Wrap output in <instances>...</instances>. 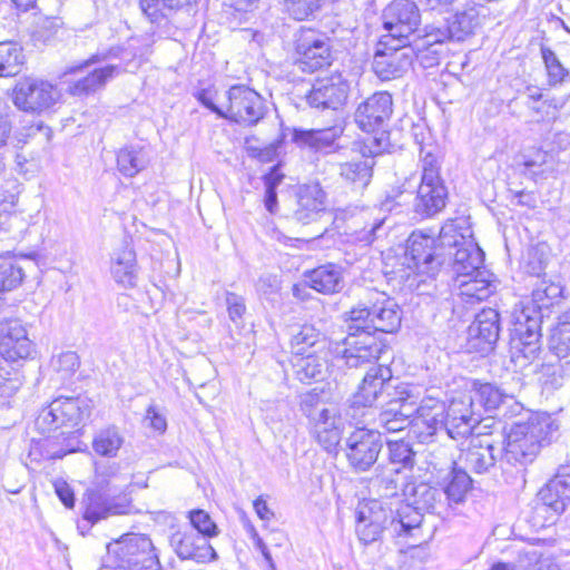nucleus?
<instances>
[{"label": "nucleus", "instance_id": "nucleus-55", "mask_svg": "<svg viewBox=\"0 0 570 570\" xmlns=\"http://www.w3.org/2000/svg\"><path fill=\"white\" fill-rule=\"evenodd\" d=\"M384 219H375L371 224L360 227L357 222L354 220V227L351 233L347 234L348 242L360 244L362 246L372 244L379 237V232L382 229Z\"/></svg>", "mask_w": 570, "mask_h": 570}, {"label": "nucleus", "instance_id": "nucleus-1", "mask_svg": "<svg viewBox=\"0 0 570 570\" xmlns=\"http://www.w3.org/2000/svg\"><path fill=\"white\" fill-rule=\"evenodd\" d=\"M460 229L461 222L450 219L441 227L438 239L423 232H413L410 235L404 255V264L409 272L402 275L409 287L420 289L422 284L434 279L443 264L445 249L460 246L461 238L472 239L460 233Z\"/></svg>", "mask_w": 570, "mask_h": 570}, {"label": "nucleus", "instance_id": "nucleus-60", "mask_svg": "<svg viewBox=\"0 0 570 570\" xmlns=\"http://www.w3.org/2000/svg\"><path fill=\"white\" fill-rule=\"evenodd\" d=\"M61 27V21L55 17L39 18L36 23L33 36L37 40L47 42L49 41Z\"/></svg>", "mask_w": 570, "mask_h": 570}, {"label": "nucleus", "instance_id": "nucleus-17", "mask_svg": "<svg viewBox=\"0 0 570 570\" xmlns=\"http://www.w3.org/2000/svg\"><path fill=\"white\" fill-rule=\"evenodd\" d=\"M481 414L475 409L472 395H460L451 400L446 409L445 434L453 439L469 436L480 423Z\"/></svg>", "mask_w": 570, "mask_h": 570}, {"label": "nucleus", "instance_id": "nucleus-40", "mask_svg": "<svg viewBox=\"0 0 570 570\" xmlns=\"http://www.w3.org/2000/svg\"><path fill=\"white\" fill-rule=\"evenodd\" d=\"M150 161L145 147L126 146L117 154V168L125 177H134L144 170Z\"/></svg>", "mask_w": 570, "mask_h": 570}, {"label": "nucleus", "instance_id": "nucleus-4", "mask_svg": "<svg viewBox=\"0 0 570 570\" xmlns=\"http://www.w3.org/2000/svg\"><path fill=\"white\" fill-rule=\"evenodd\" d=\"M402 312L394 298L385 293L373 292L365 302H360L348 312V330H368L376 335L394 333L401 325Z\"/></svg>", "mask_w": 570, "mask_h": 570}, {"label": "nucleus", "instance_id": "nucleus-30", "mask_svg": "<svg viewBox=\"0 0 570 570\" xmlns=\"http://www.w3.org/2000/svg\"><path fill=\"white\" fill-rule=\"evenodd\" d=\"M317 442L327 452L336 450L341 442L342 424L338 411L335 406L330 407L311 423Z\"/></svg>", "mask_w": 570, "mask_h": 570}, {"label": "nucleus", "instance_id": "nucleus-33", "mask_svg": "<svg viewBox=\"0 0 570 570\" xmlns=\"http://www.w3.org/2000/svg\"><path fill=\"white\" fill-rule=\"evenodd\" d=\"M343 134L341 126H332L320 129L294 128L292 140L301 148H309L322 151L332 147Z\"/></svg>", "mask_w": 570, "mask_h": 570}, {"label": "nucleus", "instance_id": "nucleus-5", "mask_svg": "<svg viewBox=\"0 0 570 570\" xmlns=\"http://www.w3.org/2000/svg\"><path fill=\"white\" fill-rule=\"evenodd\" d=\"M403 390H410V387L403 383L394 384L393 373L389 366H373L366 372L357 391L348 400L345 416L355 423H361L377 401H389L393 392Z\"/></svg>", "mask_w": 570, "mask_h": 570}, {"label": "nucleus", "instance_id": "nucleus-29", "mask_svg": "<svg viewBox=\"0 0 570 570\" xmlns=\"http://www.w3.org/2000/svg\"><path fill=\"white\" fill-rule=\"evenodd\" d=\"M490 277V272L483 267L476 269L472 275L454 276V287L466 303L483 301L494 291Z\"/></svg>", "mask_w": 570, "mask_h": 570}, {"label": "nucleus", "instance_id": "nucleus-26", "mask_svg": "<svg viewBox=\"0 0 570 570\" xmlns=\"http://www.w3.org/2000/svg\"><path fill=\"white\" fill-rule=\"evenodd\" d=\"M110 263V272L116 283L127 288L136 286L138 278L136 252L127 239L114 249Z\"/></svg>", "mask_w": 570, "mask_h": 570}, {"label": "nucleus", "instance_id": "nucleus-56", "mask_svg": "<svg viewBox=\"0 0 570 570\" xmlns=\"http://www.w3.org/2000/svg\"><path fill=\"white\" fill-rule=\"evenodd\" d=\"M188 519L194 530L206 540L218 535L219 530L216 523L205 510L196 509L188 512Z\"/></svg>", "mask_w": 570, "mask_h": 570}, {"label": "nucleus", "instance_id": "nucleus-50", "mask_svg": "<svg viewBox=\"0 0 570 570\" xmlns=\"http://www.w3.org/2000/svg\"><path fill=\"white\" fill-rule=\"evenodd\" d=\"M558 484V481H549L538 493L541 509L550 510L554 515H559L566 510L568 501L559 493Z\"/></svg>", "mask_w": 570, "mask_h": 570}, {"label": "nucleus", "instance_id": "nucleus-7", "mask_svg": "<svg viewBox=\"0 0 570 570\" xmlns=\"http://www.w3.org/2000/svg\"><path fill=\"white\" fill-rule=\"evenodd\" d=\"M90 400L82 396H60L43 407L35 420V428L48 434L60 426H78L90 415Z\"/></svg>", "mask_w": 570, "mask_h": 570}, {"label": "nucleus", "instance_id": "nucleus-10", "mask_svg": "<svg viewBox=\"0 0 570 570\" xmlns=\"http://www.w3.org/2000/svg\"><path fill=\"white\" fill-rule=\"evenodd\" d=\"M384 348V344L368 330L351 331L344 338L342 347L337 346L335 352L345 365L351 368H358L376 362Z\"/></svg>", "mask_w": 570, "mask_h": 570}, {"label": "nucleus", "instance_id": "nucleus-38", "mask_svg": "<svg viewBox=\"0 0 570 570\" xmlns=\"http://www.w3.org/2000/svg\"><path fill=\"white\" fill-rule=\"evenodd\" d=\"M423 522V514L409 502L401 504L395 514L392 511V519L389 525V532L393 537L416 538Z\"/></svg>", "mask_w": 570, "mask_h": 570}, {"label": "nucleus", "instance_id": "nucleus-32", "mask_svg": "<svg viewBox=\"0 0 570 570\" xmlns=\"http://www.w3.org/2000/svg\"><path fill=\"white\" fill-rule=\"evenodd\" d=\"M500 333V315L493 308L482 309L469 327V335L476 340L481 351L491 350Z\"/></svg>", "mask_w": 570, "mask_h": 570}, {"label": "nucleus", "instance_id": "nucleus-54", "mask_svg": "<svg viewBox=\"0 0 570 570\" xmlns=\"http://www.w3.org/2000/svg\"><path fill=\"white\" fill-rule=\"evenodd\" d=\"M541 56L547 69L549 83L556 86L563 82L569 76V70L563 67L556 52L548 47L541 46Z\"/></svg>", "mask_w": 570, "mask_h": 570}, {"label": "nucleus", "instance_id": "nucleus-3", "mask_svg": "<svg viewBox=\"0 0 570 570\" xmlns=\"http://www.w3.org/2000/svg\"><path fill=\"white\" fill-rule=\"evenodd\" d=\"M557 425L547 413H533L511 425L505 434L500 464L523 469L534 462L542 448L550 444Z\"/></svg>", "mask_w": 570, "mask_h": 570}, {"label": "nucleus", "instance_id": "nucleus-19", "mask_svg": "<svg viewBox=\"0 0 570 570\" xmlns=\"http://www.w3.org/2000/svg\"><path fill=\"white\" fill-rule=\"evenodd\" d=\"M446 409L444 402L434 396H425L417 404L415 400V416L413 426L422 443H428L441 432L445 433Z\"/></svg>", "mask_w": 570, "mask_h": 570}, {"label": "nucleus", "instance_id": "nucleus-13", "mask_svg": "<svg viewBox=\"0 0 570 570\" xmlns=\"http://www.w3.org/2000/svg\"><path fill=\"white\" fill-rule=\"evenodd\" d=\"M61 97L59 89L42 79L26 78L13 89L14 105L28 112H42L51 108Z\"/></svg>", "mask_w": 570, "mask_h": 570}, {"label": "nucleus", "instance_id": "nucleus-44", "mask_svg": "<svg viewBox=\"0 0 570 570\" xmlns=\"http://www.w3.org/2000/svg\"><path fill=\"white\" fill-rule=\"evenodd\" d=\"M195 2L196 0H140V9L151 22H158L161 18Z\"/></svg>", "mask_w": 570, "mask_h": 570}, {"label": "nucleus", "instance_id": "nucleus-58", "mask_svg": "<svg viewBox=\"0 0 570 570\" xmlns=\"http://www.w3.org/2000/svg\"><path fill=\"white\" fill-rule=\"evenodd\" d=\"M79 356L72 351L62 352L51 360L52 368L61 374V379L70 377L79 368Z\"/></svg>", "mask_w": 570, "mask_h": 570}, {"label": "nucleus", "instance_id": "nucleus-11", "mask_svg": "<svg viewBox=\"0 0 570 570\" xmlns=\"http://www.w3.org/2000/svg\"><path fill=\"white\" fill-rule=\"evenodd\" d=\"M383 27L389 36L409 47L419 31L421 14L415 2L393 0L383 11Z\"/></svg>", "mask_w": 570, "mask_h": 570}, {"label": "nucleus", "instance_id": "nucleus-34", "mask_svg": "<svg viewBox=\"0 0 570 570\" xmlns=\"http://www.w3.org/2000/svg\"><path fill=\"white\" fill-rule=\"evenodd\" d=\"M125 71L119 65H107L102 68H97L89 72L87 76L77 79L70 83L68 92L72 96H88L102 89L106 83Z\"/></svg>", "mask_w": 570, "mask_h": 570}, {"label": "nucleus", "instance_id": "nucleus-16", "mask_svg": "<svg viewBox=\"0 0 570 570\" xmlns=\"http://www.w3.org/2000/svg\"><path fill=\"white\" fill-rule=\"evenodd\" d=\"M415 396L411 390L395 391L376 417V424L385 432H400L413 425Z\"/></svg>", "mask_w": 570, "mask_h": 570}, {"label": "nucleus", "instance_id": "nucleus-28", "mask_svg": "<svg viewBox=\"0 0 570 570\" xmlns=\"http://www.w3.org/2000/svg\"><path fill=\"white\" fill-rule=\"evenodd\" d=\"M407 502L419 510L429 513H440L444 507V492L442 489L433 487L429 483H411L403 489Z\"/></svg>", "mask_w": 570, "mask_h": 570}, {"label": "nucleus", "instance_id": "nucleus-51", "mask_svg": "<svg viewBox=\"0 0 570 570\" xmlns=\"http://www.w3.org/2000/svg\"><path fill=\"white\" fill-rule=\"evenodd\" d=\"M389 460L394 465H400L395 469L399 473L401 469H412L414 465L415 452L410 443L404 441H389Z\"/></svg>", "mask_w": 570, "mask_h": 570}, {"label": "nucleus", "instance_id": "nucleus-25", "mask_svg": "<svg viewBox=\"0 0 570 570\" xmlns=\"http://www.w3.org/2000/svg\"><path fill=\"white\" fill-rule=\"evenodd\" d=\"M390 48L377 51L373 59V70L381 80H391L401 77L412 65V58L406 51L409 47Z\"/></svg>", "mask_w": 570, "mask_h": 570}, {"label": "nucleus", "instance_id": "nucleus-15", "mask_svg": "<svg viewBox=\"0 0 570 570\" xmlns=\"http://www.w3.org/2000/svg\"><path fill=\"white\" fill-rule=\"evenodd\" d=\"M295 52V65L303 72H315L332 63L330 39L311 30L301 32Z\"/></svg>", "mask_w": 570, "mask_h": 570}, {"label": "nucleus", "instance_id": "nucleus-36", "mask_svg": "<svg viewBox=\"0 0 570 570\" xmlns=\"http://www.w3.org/2000/svg\"><path fill=\"white\" fill-rule=\"evenodd\" d=\"M305 283L323 294L337 293L344 286L342 269L334 264L322 265L305 273Z\"/></svg>", "mask_w": 570, "mask_h": 570}, {"label": "nucleus", "instance_id": "nucleus-18", "mask_svg": "<svg viewBox=\"0 0 570 570\" xmlns=\"http://www.w3.org/2000/svg\"><path fill=\"white\" fill-rule=\"evenodd\" d=\"M350 85L341 73L318 78L306 95V102L317 109L337 110L347 100Z\"/></svg>", "mask_w": 570, "mask_h": 570}, {"label": "nucleus", "instance_id": "nucleus-45", "mask_svg": "<svg viewBox=\"0 0 570 570\" xmlns=\"http://www.w3.org/2000/svg\"><path fill=\"white\" fill-rule=\"evenodd\" d=\"M23 62L22 48L17 42H0V77L18 75Z\"/></svg>", "mask_w": 570, "mask_h": 570}, {"label": "nucleus", "instance_id": "nucleus-49", "mask_svg": "<svg viewBox=\"0 0 570 570\" xmlns=\"http://www.w3.org/2000/svg\"><path fill=\"white\" fill-rule=\"evenodd\" d=\"M550 257V249L546 243H539L534 246H531L525 256H524V271L532 275L542 277L544 274V269L548 266Z\"/></svg>", "mask_w": 570, "mask_h": 570}, {"label": "nucleus", "instance_id": "nucleus-6", "mask_svg": "<svg viewBox=\"0 0 570 570\" xmlns=\"http://www.w3.org/2000/svg\"><path fill=\"white\" fill-rule=\"evenodd\" d=\"M114 566L120 570H160L151 540L142 534H126L108 547Z\"/></svg>", "mask_w": 570, "mask_h": 570}, {"label": "nucleus", "instance_id": "nucleus-42", "mask_svg": "<svg viewBox=\"0 0 570 570\" xmlns=\"http://www.w3.org/2000/svg\"><path fill=\"white\" fill-rule=\"evenodd\" d=\"M549 346L559 358L570 356V309L559 316L551 332Z\"/></svg>", "mask_w": 570, "mask_h": 570}, {"label": "nucleus", "instance_id": "nucleus-39", "mask_svg": "<svg viewBox=\"0 0 570 570\" xmlns=\"http://www.w3.org/2000/svg\"><path fill=\"white\" fill-rule=\"evenodd\" d=\"M83 519L95 524L110 515L126 514L128 505L114 499H108L100 493H90L85 500Z\"/></svg>", "mask_w": 570, "mask_h": 570}, {"label": "nucleus", "instance_id": "nucleus-21", "mask_svg": "<svg viewBox=\"0 0 570 570\" xmlns=\"http://www.w3.org/2000/svg\"><path fill=\"white\" fill-rule=\"evenodd\" d=\"M502 453V449L497 450L489 438H473L461 451L460 461L465 471L482 474L495 466L498 455Z\"/></svg>", "mask_w": 570, "mask_h": 570}, {"label": "nucleus", "instance_id": "nucleus-53", "mask_svg": "<svg viewBox=\"0 0 570 570\" xmlns=\"http://www.w3.org/2000/svg\"><path fill=\"white\" fill-rule=\"evenodd\" d=\"M333 405L326 404L322 393L315 389L301 395L299 407L309 423Z\"/></svg>", "mask_w": 570, "mask_h": 570}, {"label": "nucleus", "instance_id": "nucleus-43", "mask_svg": "<svg viewBox=\"0 0 570 570\" xmlns=\"http://www.w3.org/2000/svg\"><path fill=\"white\" fill-rule=\"evenodd\" d=\"M472 485V479L464 469L453 468L449 474L444 492V501L461 503L464 501Z\"/></svg>", "mask_w": 570, "mask_h": 570}, {"label": "nucleus", "instance_id": "nucleus-63", "mask_svg": "<svg viewBox=\"0 0 570 570\" xmlns=\"http://www.w3.org/2000/svg\"><path fill=\"white\" fill-rule=\"evenodd\" d=\"M10 372L0 367V396L10 397L20 387V381L18 377H10Z\"/></svg>", "mask_w": 570, "mask_h": 570}, {"label": "nucleus", "instance_id": "nucleus-41", "mask_svg": "<svg viewBox=\"0 0 570 570\" xmlns=\"http://www.w3.org/2000/svg\"><path fill=\"white\" fill-rule=\"evenodd\" d=\"M468 395L474 397L475 409L483 407L485 411L499 410L507 401H512V397L503 393L498 386L491 383H472L471 391Z\"/></svg>", "mask_w": 570, "mask_h": 570}, {"label": "nucleus", "instance_id": "nucleus-47", "mask_svg": "<svg viewBox=\"0 0 570 570\" xmlns=\"http://www.w3.org/2000/svg\"><path fill=\"white\" fill-rule=\"evenodd\" d=\"M449 39L454 40L450 23L446 27L426 26L423 30H419L416 32L409 47L420 51L428 49L433 45L443 43Z\"/></svg>", "mask_w": 570, "mask_h": 570}, {"label": "nucleus", "instance_id": "nucleus-14", "mask_svg": "<svg viewBox=\"0 0 570 570\" xmlns=\"http://www.w3.org/2000/svg\"><path fill=\"white\" fill-rule=\"evenodd\" d=\"M392 508L381 500L361 502L356 510L355 531L361 542L373 543L381 539L384 531L389 532Z\"/></svg>", "mask_w": 570, "mask_h": 570}, {"label": "nucleus", "instance_id": "nucleus-37", "mask_svg": "<svg viewBox=\"0 0 570 570\" xmlns=\"http://www.w3.org/2000/svg\"><path fill=\"white\" fill-rule=\"evenodd\" d=\"M330 347L331 342L309 324L303 325L291 340V348L295 357L309 353H324Z\"/></svg>", "mask_w": 570, "mask_h": 570}, {"label": "nucleus", "instance_id": "nucleus-27", "mask_svg": "<svg viewBox=\"0 0 570 570\" xmlns=\"http://www.w3.org/2000/svg\"><path fill=\"white\" fill-rule=\"evenodd\" d=\"M171 546L180 559L204 563L216 558V552L208 540L193 531L173 534Z\"/></svg>", "mask_w": 570, "mask_h": 570}, {"label": "nucleus", "instance_id": "nucleus-31", "mask_svg": "<svg viewBox=\"0 0 570 570\" xmlns=\"http://www.w3.org/2000/svg\"><path fill=\"white\" fill-rule=\"evenodd\" d=\"M459 240L460 246L448 250V255L452 257L454 275H472L476 269L483 268L484 253L474 239Z\"/></svg>", "mask_w": 570, "mask_h": 570}, {"label": "nucleus", "instance_id": "nucleus-22", "mask_svg": "<svg viewBox=\"0 0 570 570\" xmlns=\"http://www.w3.org/2000/svg\"><path fill=\"white\" fill-rule=\"evenodd\" d=\"M448 190L443 181H432V176H428L425 181H421L413 209L420 217H432L440 213L446 204Z\"/></svg>", "mask_w": 570, "mask_h": 570}, {"label": "nucleus", "instance_id": "nucleus-24", "mask_svg": "<svg viewBox=\"0 0 570 570\" xmlns=\"http://www.w3.org/2000/svg\"><path fill=\"white\" fill-rule=\"evenodd\" d=\"M325 191L320 184H307L299 188L294 219L303 225L317 222L325 214Z\"/></svg>", "mask_w": 570, "mask_h": 570}, {"label": "nucleus", "instance_id": "nucleus-52", "mask_svg": "<svg viewBox=\"0 0 570 570\" xmlns=\"http://www.w3.org/2000/svg\"><path fill=\"white\" fill-rule=\"evenodd\" d=\"M23 277V268L17 262L11 258L0 261V292L16 288Z\"/></svg>", "mask_w": 570, "mask_h": 570}, {"label": "nucleus", "instance_id": "nucleus-2", "mask_svg": "<svg viewBox=\"0 0 570 570\" xmlns=\"http://www.w3.org/2000/svg\"><path fill=\"white\" fill-rule=\"evenodd\" d=\"M559 282L539 277L532 291V299L517 304L511 320V343L515 358L527 362L535 360L541 351V308L549 307L554 299L562 296Z\"/></svg>", "mask_w": 570, "mask_h": 570}, {"label": "nucleus", "instance_id": "nucleus-12", "mask_svg": "<svg viewBox=\"0 0 570 570\" xmlns=\"http://www.w3.org/2000/svg\"><path fill=\"white\" fill-rule=\"evenodd\" d=\"M33 344L21 320L11 308L0 312V356L9 362L24 360L32 353Z\"/></svg>", "mask_w": 570, "mask_h": 570}, {"label": "nucleus", "instance_id": "nucleus-48", "mask_svg": "<svg viewBox=\"0 0 570 570\" xmlns=\"http://www.w3.org/2000/svg\"><path fill=\"white\" fill-rule=\"evenodd\" d=\"M372 167V159H361L357 161L342 164L340 174L347 181H351L358 187H365L371 180Z\"/></svg>", "mask_w": 570, "mask_h": 570}, {"label": "nucleus", "instance_id": "nucleus-35", "mask_svg": "<svg viewBox=\"0 0 570 570\" xmlns=\"http://www.w3.org/2000/svg\"><path fill=\"white\" fill-rule=\"evenodd\" d=\"M328 354L330 350H326L324 353H309L295 357L293 366L296 377L303 383L325 380L330 371Z\"/></svg>", "mask_w": 570, "mask_h": 570}, {"label": "nucleus", "instance_id": "nucleus-64", "mask_svg": "<svg viewBox=\"0 0 570 570\" xmlns=\"http://www.w3.org/2000/svg\"><path fill=\"white\" fill-rule=\"evenodd\" d=\"M144 421L156 432L163 433L167 429L166 417L154 405L147 409Z\"/></svg>", "mask_w": 570, "mask_h": 570}, {"label": "nucleus", "instance_id": "nucleus-61", "mask_svg": "<svg viewBox=\"0 0 570 570\" xmlns=\"http://www.w3.org/2000/svg\"><path fill=\"white\" fill-rule=\"evenodd\" d=\"M376 131V135L368 137L365 141V147L368 149L371 156L380 155L390 147L389 134L381 129Z\"/></svg>", "mask_w": 570, "mask_h": 570}, {"label": "nucleus", "instance_id": "nucleus-23", "mask_svg": "<svg viewBox=\"0 0 570 570\" xmlns=\"http://www.w3.org/2000/svg\"><path fill=\"white\" fill-rule=\"evenodd\" d=\"M451 10L454 11V16L450 24L453 38L456 41H462L473 35L481 27L482 20L485 18V13H483L484 7L474 0H462L461 3H456Z\"/></svg>", "mask_w": 570, "mask_h": 570}, {"label": "nucleus", "instance_id": "nucleus-46", "mask_svg": "<svg viewBox=\"0 0 570 570\" xmlns=\"http://www.w3.org/2000/svg\"><path fill=\"white\" fill-rule=\"evenodd\" d=\"M124 442L125 439L119 429L108 426L96 434L92 448L101 456L115 458Z\"/></svg>", "mask_w": 570, "mask_h": 570}, {"label": "nucleus", "instance_id": "nucleus-8", "mask_svg": "<svg viewBox=\"0 0 570 570\" xmlns=\"http://www.w3.org/2000/svg\"><path fill=\"white\" fill-rule=\"evenodd\" d=\"M265 111L263 97L249 87L237 85L225 92L223 118L243 126H254L263 119Z\"/></svg>", "mask_w": 570, "mask_h": 570}, {"label": "nucleus", "instance_id": "nucleus-62", "mask_svg": "<svg viewBox=\"0 0 570 570\" xmlns=\"http://www.w3.org/2000/svg\"><path fill=\"white\" fill-rule=\"evenodd\" d=\"M226 304L228 309L229 318L233 322H236L237 320H240L246 311L245 301L242 296L234 294V293H227L226 295Z\"/></svg>", "mask_w": 570, "mask_h": 570}, {"label": "nucleus", "instance_id": "nucleus-57", "mask_svg": "<svg viewBox=\"0 0 570 570\" xmlns=\"http://www.w3.org/2000/svg\"><path fill=\"white\" fill-rule=\"evenodd\" d=\"M322 2L323 0H284V6L291 17L302 21L317 11Z\"/></svg>", "mask_w": 570, "mask_h": 570}, {"label": "nucleus", "instance_id": "nucleus-20", "mask_svg": "<svg viewBox=\"0 0 570 570\" xmlns=\"http://www.w3.org/2000/svg\"><path fill=\"white\" fill-rule=\"evenodd\" d=\"M393 114V99L387 91H377L363 100L355 110V122L366 132L383 129Z\"/></svg>", "mask_w": 570, "mask_h": 570}, {"label": "nucleus", "instance_id": "nucleus-9", "mask_svg": "<svg viewBox=\"0 0 570 570\" xmlns=\"http://www.w3.org/2000/svg\"><path fill=\"white\" fill-rule=\"evenodd\" d=\"M382 446L380 431L356 428L344 440L343 450L350 466L356 472H365L376 462Z\"/></svg>", "mask_w": 570, "mask_h": 570}, {"label": "nucleus", "instance_id": "nucleus-59", "mask_svg": "<svg viewBox=\"0 0 570 570\" xmlns=\"http://www.w3.org/2000/svg\"><path fill=\"white\" fill-rule=\"evenodd\" d=\"M434 147L425 149L421 147V163H422V175L421 181H425L428 176H432V181H442L439 174V159L434 154Z\"/></svg>", "mask_w": 570, "mask_h": 570}]
</instances>
